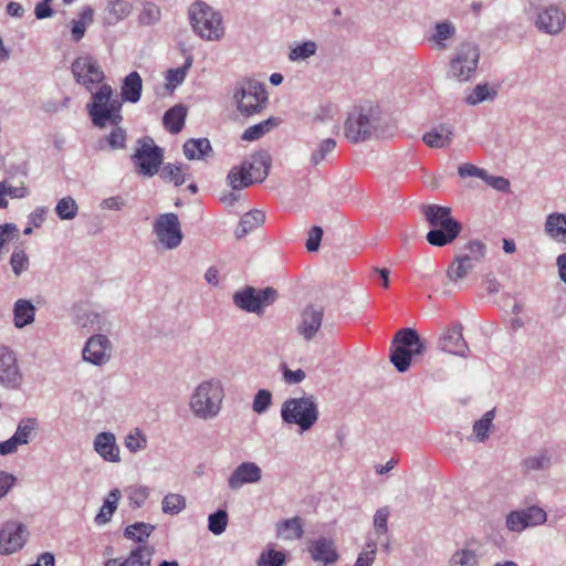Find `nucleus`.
<instances>
[{
	"instance_id": "obj_12",
	"label": "nucleus",
	"mask_w": 566,
	"mask_h": 566,
	"mask_svg": "<svg viewBox=\"0 0 566 566\" xmlns=\"http://www.w3.org/2000/svg\"><path fill=\"white\" fill-rule=\"evenodd\" d=\"M276 297V291L268 287L256 290L247 286L233 294V303L237 307L249 313L261 314Z\"/></svg>"
},
{
	"instance_id": "obj_24",
	"label": "nucleus",
	"mask_w": 566,
	"mask_h": 566,
	"mask_svg": "<svg viewBox=\"0 0 566 566\" xmlns=\"http://www.w3.org/2000/svg\"><path fill=\"white\" fill-rule=\"evenodd\" d=\"M323 310L318 306H307L301 316L297 326L298 334L306 340L312 339L322 326Z\"/></svg>"
},
{
	"instance_id": "obj_11",
	"label": "nucleus",
	"mask_w": 566,
	"mask_h": 566,
	"mask_svg": "<svg viewBox=\"0 0 566 566\" xmlns=\"http://www.w3.org/2000/svg\"><path fill=\"white\" fill-rule=\"evenodd\" d=\"M154 233L157 242L165 250H175L182 242L181 224L177 214L164 213L156 218L154 222Z\"/></svg>"
},
{
	"instance_id": "obj_56",
	"label": "nucleus",
	"mask_w": 566,
	"mask_h": 566,
	"mask_svg": "<svg viewBox=\"0 0 566 566\" xmlns=\"http://www.w3.org/2000/svg\"><path fill=\"white\" fill-rule=\"evenodd\" d=\"M228 526V514L223 510H219L208 517V528L214 535L222 534Z\"/></svg>"
},
{
	"instance_id": "obj_29",
	"label": "nucleus",
	"mask_w": 566,
	"mask_h": 566,
	"mask_svg": "<svg viewBox=\"0 0 566 566\" xmlns=\"http://www.w3.org/2000/svg\"><path fill=\"white\" fill-rule=\"evenodd\" d=\"M122 500V491L117 488L112 489L105 496L98 513L94 517V522L98 526H104L112 521L118 504Z\"/></svg>"
},
{
	"instance_id": "obj_47",
	"label": "nucleus",
	"mask_w": 566,
	"mask_h": 566,
	"mask_svg": "<svg viewBox=\"0 0 566 566\" xmlns=\"http://www.w3.org/2000/svg\"><path fill=\"white\" fill-rule=\"evenodd\" d=\"M276 125V118L270 117L266 120L248 127L242 134V139L248 142L256 140L269 133Z\"/></svg>"
},
{
	"instance_id": "obj_49",
	"label": "nucleus",
	"mask_w": 566,
	"mask_h": 566,
	"mask_svg": "<svg viewBox=\"0 0 566 566\" xmlns=\"http://www.w3.org/2000/svg\"><path fill=\"white\" fill-rule=\"evenodd\" d=\"M150 496V488L147 485H136L127 490V503L133 510L145 505Z\"/></svg>"
},
{
	"instance_id": "obj_26",
	"label": "nucleus",
	"mask_w": 566,
	"mask_h": 566,
	"mask_svg": "<svg viewBox=\"0 0 566 566\" xmlns=\"http://www.w3.org/2000/svg\"><path fill=\"white\" fill-rule=\"evenodd\" d=\"M545 235L556 243L566 244V212H551L544 221Z\"/></svg>"
},
{
	"instance_id": "obj_40",
	"label": "nucleus",
	"mask_w": 566,
	"mask_h": 566,
	"mask_svg": "<svg viewBox=\"0 0 566 566\" xmlns=\"http://www.w3.org/2000/svg\"><path fill=\"white\" fill-rule=\"evenodd\" d=\"M187 507V500L180 493L169 492L161 500V511L166 515H178Z\"/></svg>"
},
{
	"instance_id": "obj_32",
	"label": "nucleus",
	"mask_w": 566,
	"mask_h": 566,
	"mask_svg": "<svg viewBox=\"0 0 566 566\" xmlns=\"http://www.w3.org/2000/svg\"><path fill=\"white\" fill-rule=\"evenodd\" d=\"M453 135V127L451 125L441 124L426 133L423 135V142L429 147L442 148L451 143Z\"/></svg>"
},
{
	"instance_id": "obj_27",
	"label": "nucleus",
	"mask_w": 566,
	"mask_h": 566,
	"mask_svg": "<svg viewBox=\"0 0 566 566\" xmlns=\"http://www.w3.org/2000/svg\"><path fill=\"white\" fill-rule=\"evenodd\" d=\"M457 34V28L451 21H441L434 24L428 42L436 51H443L448 48V42Z\"/></svg>"
},
{
	"instance_id": "obj_61",
	"label": "nucleus",
	"mask_w": 566,
	"mask_h": 566,
	"mask_svg": "<svg viewBox=\"0 0 566 566\" xmlns=\"http://www.w3.org/2000/svg\"><path fill=\"white\" fill-rule=\"evenodd\" d=\"M388 517H389V509L388 507H381L376 511V513L374 515V531L378 537L385 536L387 534Z\"/></svg>"
},
{
	"instance_id": "obj_18",
	"label": "nucleus",
	"mask_w": 566,
	"mask_h": 566,
	"mask_svg": "<svg viewBox=\"0 0 566 566\" xmlns=\"http://www.w3.org/2000/svg\"><path fill=\"white\" fill-rule=\"evenodd\" d=\"M72 73L76 81L92 91V85L99 84L104 80V72L96 60L90 55L78 56L72 64Z\"/></svg>"
},
{
	"instance_id": "obj_39",
	"label": "nucleus",
	"mask_w": 566,
	"mask_h": 566,
	"mask_svg": "<svg viewBox=\"0 0 566 566\" xmlns=\"http://www.w3.org/2000/svg\"><path fill=\"white\" fill-rule=\"evenodd\" d=\"M187 109L182 105H176L166 112L164 116L165 127L172 134L179 133L185 124Z\"/></svg>"
},
{
	"instance_id": "obj_46",
	"label": "nucleus",
	"mask_w": 566,
	"mask_h": 566,
	"mask_svg": "<svg viewBox=\"0 0 566 566\" xmlns=\"http://www.w3.org/2000/svg\"><path fill=\"white\" fill-rule=\"evenodd\" d=\"M496 95L497 91L489 84H478L465 97V102L469 105H476L483 102L493 101Z\"/></svg>"
},
{
	"instance_id": "obj_57",
	"label": "nucleus",
	"mask_w": 566,
	"mask_h": 566,
	"mask_svg": "<svg viewBox=\"0 0 566 566\" xmlns=\"http://www.w3.org/2000/svg\"><path fill=\"white\" fill-rule=\"evenodd\" d=\"M478 557L473 551H457L449 560V566H476Z\"/></svg>"
},
{
	"instance_id": "obj_38",
	"label": "nucleus",
	"mask_w": 566,
	"mask_h": 566,
	"mask_svg": "<svg viewBox=\"0 0 566 566\" xmlns=\"http://www.w3.org/2000/svg\"><path fill=\"white\" fill-rule=\"evenodd\" d=\"M276 535L286 541L298 539L303 536V525L300 517L284 520L276 525Z\"/></svg>"
},
{
	"instance_id": "obj_23",
	"label": "nucleus",
	"mask_w": 566,
	"mask_h": 566,
	"mask_svg": "<svg viewBox=\"0 0 566 566\" xmlns=\"http://www.w3.org/2000/svg\"><path fill=\"white\" fill-rule=\"evenodd\" d=\"M462 230V226L455 219L444 222L443 226L431 228L427 233L428 243L433 247H444L453 242Z\"/></svg>"
},
{
	"instance_id": "obj_63",
	"label": "nucleus",
	"mask_w": 566,
	"mask_h": 566,
	"mask_svg": "<svg viewBox=\"0 0 566 566\" xmlns=\"http://www.w3.org/2000/svg\"><path fill=\"white\" fill-rule=\"evenodd\" d=\"M17 476L8 471H0V500L6 497L8 493L17 484Z\"/></svg>"
},
{
	"instance_id": "obj_3",
	"label": "nucleus",
	"mask_w": 566,
	"mask_h": 566,
	"mask_svg": "<svg viewBox=\"0 0 566 566\" xmlns=\"http://www.w3.org/2000/svg\"><path fill=\"white\" fill-rule=\"evenodd\" d=\"M231 103L242 117L260 114L268 103V92L263 83L254 78H243L235 83Z\"/></svg>"
},
{
	"instance_id": "obj_41",
	"label": "nucleus",
	"mask_w": 566,
	"mask_h": 566,
	"mask_svg": "<svg viewBox=\"0 0 566 566\" xmlns=\"http://www.w3.org/2000/svg\"><path fill=\"white\" fill-rule=\"evenodd\" d=\"M209 151L211 145L207 138L190 139L184 145V154L189 160L201 159Z\"/></svg>"
},
{
	"instance_id": "obj_8",
	"label": "nucleus",
	"mask_w": 566,
	"mask_h": 566,
	"mask_svg": "<svg viewBox=\"0 0 566 566\" xmlns=\"http://www.w3.org/2000/svg\"><path fill=\"white\" fill-rule=\"evenodd\" d=\"M394 344L396 348L390 355V361L400 373L408 370L412 356H420L426 349L424 342L413 328L398 331Z\"/></svg>"
},
{
	"instance_id": "obj_58",
	"label": "nucleus",
	"mask_w": 566,
	"mask_h": 566,
	"mask_svg": "<svg viewBox=\"0 0 566 566\" xmlns=\"http://www.w3.org/2000/svg\"><path fill=\"white\" fill-rule=\"evenodd\" d=\"M10 265L15 276L21 275L29 268V258L21 249H15L10 258Z\"/></svg>"
},
{
	"instance_id": "obj_51",
	"label": "nucleus",
	"mask_w": 566,
	"mask_h": 566,
	"mask_svg": "<svg viewBox=\"0 0 566 566\" xmlns=\"http://www.w3.org/2000/svg\"><path fill=\"white\" fill-rule=\"evenodd\" d=\"M77 211L78 206L70 196L60 199L55 207V212L61 220H73L77 216Z\"/></svg>"
},
{
	"instance_id": "obj_30",
	"label": "nucleus",
	"mask_w": 566,
	"mask_h": 566,
	"mask_svg": "<svg viewBox=\"0 0 566 566\" xmlns=\"http://www.w3.org/2000/svg\"><path fill=\"white\" fill-rule=\"evenodd\" d=\"M39 429L40 423L35 417H24L19 420L12 437L20 446H27L36 438Z\"/></svg>"
},
{
	"instance_id": "obj_34",
	"label": "nucleus",
	"mask_w": 566,
	"mask_h": 566,
	"mask_svg": "<svg viewBox=\"0 0 566 566\" xmlns=\"http://www.w3.org/2000/svg\"><path fill=\"white\" fill-rule=\"evenodd\" d=\"M494 411L485 412L481 419L476 420L472 427V433L467 439L474 443H483L490 437L493 427Z\"/></svg>"
},
{
	"instance_id": "obj_5",
	"label": "nucleus",
	"mask_w": 566,
	"mask_h": 566,
	"mask_svg": "<svg viewBox=\"0 0 566 566\" xmlns=\"http://www.w3.org/2000/svg\"><path fill=\"white\" fill-rule=\"evenodd\" d=\"M86 107L92 123L99 128L117 126L123 119L120 114L122 102L114 95L113 88L107 84H102L93 93L92 101Z\"/></svg>"
},
{
	"instance_id": "obj_62",
	"label": "nucleus",
	"mask_w": 566,
	"mask_h": 566,
	"mask_svg": "<svg viewBox=\"0 0 566 566\" xmlns=\"http://www.w3.org/2000/svg\"><path fill=\"white\" fill-rule=\"evenodd\" d=\"M377 543L369 541L364 551L358 555L354 566H371L375 560Z\"/></svg>"
},
{
	"instance_id": "obj_43",
	"label": "nucleus",
	"mask_w": 566,
	"mask_h": 566,
	"mask_svg": "<svg viewBox=\"0 0 566 566\" xmlns=\"http://www.w3.org/2000/svg\"><path fill=\"white\" fill-rule=\"evenodd\" d=\"M426 220L431 228L443 226L444 222L454 220L451 209L440 206H428L424 208Z\"/></svg>"
},
{
	"instance_id": "obj_36",
	"label": "nucleus",
	"mask_w": 566,
	"mask_h": 566,
	"mask_svg": "<svg viewBox=\"0 0 566 566\" xmlns=\"http://www.w3.org/2000/svg\"><path fill=\"white\" fill-rule=\"evenodd\" d=\"M143 81L137 72L129 73L123 81L122 97L124 101L136 103L140 98Z\"/></svg>"
},
{
	"instance_id": "obj_14",
	"label": "nucleus",
	"mask_w": 566,
	"mask_h": 566,
	"mask_svg": "<svg viewBox=\"0 0 566 566\" xmlns=\"http://www.w3.org/2000/svg\"><path fill=\"white\" fill-rule=\"evenodd\" d=\"M82 360L94 367L107 365L113 357V344L104 334H93L84 343L81 352Z\"/></svg>"
},
{
	"instance_id": "obj_20",
	"label": "nucleus",
	"mask_w": 566,
	"mask_h": 566,
	"mask_svg": "<svg viewBox=\"0 0 566 566\" xmlns=\"http://www.w3.org/2000/svg\"><path fill=\"white\" fill-rule=\"evenodd\" d=\"M463 326L461 324H453L451 327L446 328L439 337V349L465 357L469 352V346L462 335Z\"/></svg>"
},
{
	"instance_id": "obj_1",
	"label": "nucleus",
	"mask_w": 566,
	"mask_h": 566,
	"mask_svg": "<svg viewBox=\"0 0 566 566\" xmlns=\"http://www.w3.org/2000/svg\"><path fill=\"white\" fill-rule=\"evenodd\" d=\"M226 398V382L221 378L217 376L203 378L189 392L187 400L189 413L199 421H212L221 415Z\"/></svg>"
},
{
	"instance_id": "obj_55",
	"label": "nucleus",
	"mask_w": 566,
	"mask_h": 566,
	"mask_svg": "<svg viewBox=\"0 0 566 566\" xmlns=\"http://www.w3.org/2000/svg\"><path fill=\"white\" fill-rule=\"evenodd\" d=\"M161 17L158 6L151 2H145L139 13V23L143 25H154Z\"/></svg>"
},
{
	"instance_id": "obj_13",
	"label": "nucleus",
	"mask_w": 566,
	"mask_h": 566,
	"mask_svg": "<svg viewBox=\"0 0 566 566\" xmlns=\"http://www.w3.org/2000/svg\"><path fill=\"white\" fill-rule=\"evenodd\" d=\"M137 144L138 146L133 156L135 167L138 174L151 177L158 172L163 163V150L150 138L138 140Z\"/></svg>"
},
{
	"instance_id": "obj_2",
	"label": "nucleus",
	"mask_w": 566,
	"mask_h": 566,
	"mask_svg": "<svg viewBox=\"0 0 566 566\" xmlns=\"http://www.w3.org/2000/svg\"><path fill=\"white\" fill-rule=\"evenodd\" d=\"M344 137L358 144L379 137L384 133L381 109L371 102L354 106L344 122Z\"/></svg>"
},
{
	"instance_id": "obj_17",
	"label": "nucleus",
	"mask_w": 566,
	"mask_h": 566,
	"mask_svg": "<svg viewBox=\"0 0 566 566\" xmlns=\"http://www.w3.org/2000/svg\"><path fill=\"white\" fill-rule=\"evenodd\" d=\"M546 521V512L537 505H532L509 513L506 516V527L512 532L521 533L527 527L543 525Z\"/></svg>"
},
{
	"instance_id": "obj_59",
	"label": "nucleus",
	"mask_w": 566,
	"mask_h": 566,
	"mask_svg": "<svg viewBox=\"0 0 566 566\" xmlns=\"http://www.w3.org/2000/svg\"><path fill=\"white\" fill-rule=\"evenodd\" d=\"M284 563L285 554L275 549L263 552L258 560L259 566H283Z\"/></svg>"
},
{
	"instance_id": "obj_60",
	"label": "nucleus",
	"mask_w": 566,
	"mask_h": 566,
	"mask_svg": "<svg viewBox=\"0 0 566 566\" xmlns=\"http://www.w3.org/2000/svg\"><path fill=\"white\" fill-rule=\"evenodd\" d=\"M551 464V459L546 454H538L526 458L522 465L526 472L546 470Z\"/></svg>"
},
{
	"instance_id": "obj_6",
	"label": "nucleus",
	"mask_w": 566,
	"mask_h": 566,
	"mask_svg": "<svg viewBox=\"0 0 566 566\" xmlns=\"http://www.w3.org/2000/svg\"><path fill=\"white\" fill-rule=\"evenodd\" d=\"M270 167V157L266 153H255L247 157L239 166L232 167L227 180L233 190H241L254 182H262Z\"/></svg>"
},
{
	"instance_id": "obj_42",
	"label": "nucleus",
	"mask_w": 566,
	"mask_h": 566,
	"mask_svg": "<svg viewBox=\"0 0 566 566\" xmlns=\"http://www.w3.org/2000/svg\"><path fill=\"white\" fill-rule=\"evenodd\" d=\"M486 252L488 248L482 241L470 240L465 243L463 253L458 255L469 259L470 263L475 266V264L481 263L484 260Z\"/></svg>"
},
{
	"instance_id": "obj_4",
	"label": "nucleus",
	"mask_w": 566,
	"mask_h": 566,
	"mask_svg": "<svg viewBox=\"0 0 566 566\" xmlns=\"http://www.w3.org/2000/svg\"><path fill=\"white\" fill-rule=\"evenodd\" d=\"M280 413L285 424L296 426L298 433L307 432L319 418L317 399L313 395L287 398Z\"/></svg>"
},
{
	"instance_id": "obj_21",
	"label": "nucleus",
	"mask_w": 566,
	"mask_h": 566,
	"mask_svg": "<svg viewBox=\"0 0 566 566\" xmlns=\"http://www.w3.org/2000/svg\"><path fill=\"white\" fill-rule=\"evenodd\" d=\"M307 551L312 559L323 566L335 564L339 557L335 541L326 536L313 539L310 543Z\"/></svg>"
},
{
	"instance_id": "obj_48",
	"label": "nucleus",
	"mask_w": 566,
	"mask_h": 566,
	"mask_svg": "<svg viewBox=\"0 0 566 566\" xmlns=\"http://www.w3.org/2000/svg\"><path fill=\"white\" fill-rule=\"evenodd\" d=\"M124 446L132 453L144 451L147 448V437L139 428H135L125 436Z\"/></svg>"
},
{
	"instance_id": "obj_33",
	"label": "nucleus",
	"mask_w": 566,
	"mask_h": 566,
	"mask_svg": "<svg viewBox=\"0 0 566 566\" xmlns=\"http://www.w3.org/2000/svg\"><path fill=\"white\" fill-rule=\"evenodd\" d=\"M35 319V306L24 298L15 301L13 305V324L17 328H23Z\"/></svg>"
},
{
	"instance_id": "obj_64",
	"label": "nucleus",
	"mask_w": 566,
	"mask_h": 566,
	"mask_svg": "<svg viewBox=\"0 0 566 566\" xmlns=\"http://www.w3.org/2000/svg\"><path fill=\"white\" fill-rule=\"evenodd\" d=\"M126 133L120 127L115 126L109 136L106 139L107 145L111 149H122L125 147Z\"/></svg>"
},
{
	"instance_id": "obj_7",
	"label": "nucleus",
	"mask_w": 566,
	"mask_h": 566,
	"mask_svg": "<svg viewBox=\"0 0 566 566\" xmlns=\"http://www.w3.org/2000/svg\"><path fill=\"white\" fill-rule=\"evenodd\" d=\"M193 31L207 41H219L224 35L222 15L209 4L198 1L189 9Z\"/></svg>"
},
{
	"instance_id": "obj_10",
	"label": "nucleus",
	"mask_w": 566,
	"mask_h": 566,
	"mask_svg": "<svg viewBox=\"0 0 566 566\" xmlns=\"http://www.w3.org/2000/svg\"><path fill=\"white\" fill-rule=\"evenodd\" d=\"M533 23L541 33L557 35L565 28L566 12L556 3L538 6L534 9Z\"/></svg>"
},
{
	"instance_id": "obj_9",
	"label": "nucleus",
	"mask_w": 566,
	"mask_h": 566,
	"mask_svg": "<svg viewBox=\"0 0 566 566\" xmlns=\"http://www.w3.org/2000/svg\"><path fill=\"white\" fill-rule=\"evenodd\" d=\"M480 61V49L472 42L457 46L449 62L448 76L458 83L469 82L475 74Z\"/></svg>"
},
{
	"instance_id": "obj_35",
	"label": "nucleus",
	"mask_w": 566,
	"mask_h": 566,
	"mask_svg": "<svg viewBox=\"0 0 566 566\" xmlns=\"http://www.w3.org/2000/svg\"><path fill=\"white\" fill-rule=\"evenodd\" d=\"M317 43L313 40L294 42L289 50L287 59L293 63H303L317 52Z\"/></svg>"
},
{
	"instance_id": "obj_44",
	"label": "nucleus",
	"mask_w": 566,
	"mask_h": 566,
	"mask_svg": "<svg viewBox=\"0 0 566 566\" xmlns=\"http://www.w3.org/2000/svg\"><path fill=\"white\" fill-rule=\"evenodd\" d=\"M336 148V140L333 138H326L321 140L316 148L312 151L310 163L313 166H318L324 161H327L333 155Z\"/></svg>"
},
{
	"instance_id": "obj_31",
	"label": "nucleus",
	"mask_w": 566,
	"mask_h": 566,
	"mask_svg": "<svg viewBox=\"0 0 566 566\" xmlns=\"http://www.w3.org/2000/svg\"><path fill=\"white\" fill-rule=\"evenodd\" d=\"M133 9V3L128 0H106V22L114 25L128 18Z\"/></svg>"
},
{
	"instance_id": "obj_16",
	"label": "nucleus",
	"mask_w": 566,
	"mask_h": 566,
	"mask_svg": "<svg viewBox=\"0 0 566 566\" xmlns=\"http://www.w3.org/2000/svg\"><path fill=\"white\" fill-rule=\"evenodd\" d=\"M29 537L27 526L17 521H8L0 527V555H12L23 548Z\"/></svg>"
},
{
	"instance_id": "obj_19",
	"label": "nucleus",
	"mask_w": 566,
	"mask_h": 566,
	"mask_svg": "<svg viewBox=\"0 0 566 566\" xmlns=\"http://www.w3.org/2000/svg\"><path fill=\"white\" fill-rule=\"evenodd\" d=\"M262 469L253 461H244L238 464L228 478V486L238 491L247 484H258L262 480Z\"/></svg>"
},
{
	"instance_id": "obj_54",
	"label": "nucleus",
	"mask_w": 566,
	"mask_h": 566,
	"mask_svg": "<svg viewBox=\"0 0 566 566\" xmlns=\"http://www.w3.org/2000/svg\"><path fill=\"white\" fill-rule=\"evenodd\" d=\"M191 65H192V57L188 56L182 66L169 70L167 72V76H166L167 86L175 88L178 85H180L185 81L187 72L191 67Z\"/></svg>"
},
{
	"instance_id": "obj_15",
	"label": "nucleus",
	"mask_w": 566,
	"mask_h": 566,
	"mask_svg": "<svg viewBox=\"0 0 566 566\" xmlns=\"http://www.w3.org/2000/svg\"><path fill=\"white\" fill-rule=\"evenodd\" d=\"M24 380L23 373L18 364L17 354L7 346H0V386L15 390Z\"/></svg>"
},
{
	"instance_id": "obj_52",
	"label": "nucleus",
	"mask_w": 566,
	"mask_h": 566,
	"mask_svg": "<svg viewBox=\"0 0 566 566\" xmlns=\"http://www.w3.org/2000/svg\"><path fill=\"white\" fill-rule=\"evenodd\" d=\"M73 322L81 329H90L99 322V314L91 310L80 308L74 313Z\"/></svg>"
},
{
	"instance_id": "obj_50",
	"label": "nucleus",
	"mask_w": 566,
	"mask_h": 566,
	"mask_svg": "<svg viewBox=\"0 0 566 566\" xmlns=\"http://www.w3.org/2000/svg\"><path fill=\"white\" fill-rule=\"evenodd\" d=\"M160 177L166 181L174 182L175 186H181L187 181L188 174L182 165L167 164L163 167Z\"/></svg>"
},
{
	"instance_id": "obj_53",
	"label": "nucleus",
	"mask_w": 566,
	"mask_h": 566,
	"mask_svg": "<svg viewBox=\"0 0 566 566\" xmlns=\"http://www.w3.org/2000/svg\"><path fill=\"white\" fill-rule=\"evenodd\" d=\"M273 403L272 392L268 389H259L252 400V410L256 415L265 413Z\"/></svg>"
},
{
	"instance_id": "obj_25",
	"label": "nucleus",
	"mask_w": 566,
	"mask_h": 566,
	"mask_svg": "<svg viewBox=\"0 0 566 566\" xmlns=\"http://www.w3.org/2000/svg\"><path fill=\"white\" fill-rule=\"evenodd\" d=\"M154 548L147 545L138 546L127 556L109 558L104 566H150Z\"/></svg>"
},
{
	"instance_id": "obj_28",
	"label": "nucleus",
	"mask_w": 566,
	"mask_h": 566,
	"mask_svg": "<svg viewBox=\"0 0 566 566\" xmlns=\"http://www.w3.org/2000/svg\"><path fill=\"white\" fill-rule=\"evenodd\" d=\"M474 265L469 259L455 255L447 269V279L454 287H462L464 280L473 271Z\"/></svg>"
},
{
	"instance_id": "obj_22",
	"label": "nucleus",
	"mask_w": 566,
	"mask_h": 566,
	"mask_svg": "<svg viewBox=\"0 0 566 566\" xmlns=\"http://www.w3.org/2000/svg\"><path fill=\"white\" fill-rule=\"evenodd\" d=\"M93 450L105 462L119 463L122 460L120 449L117 444L116 437L111 431H103L94 437Z\"/></svg>"
},
{
	"instance_id": "obj_45",
	"label": "nucleus",
	"mask_w": 566,
	"mask_h": 566,
	"mask_svg": "<svg viewBox=\"0 0 566 566\" xmlns=\"http://www.w3.org/2000/svg\"><path fill=\"white\" fill-rule=\"evenodd\" d=\"M155 525L137 522L128 525L124 531V536L137 543H145L150 534L154 532Z\"/></svg>"
},
{
	"instance_id": "obj_37",
	"label": "nucleus",
	"mask_w": 566,
	"mask_h": 566,
	"mask_svg": "<svg viewBox=\"0 0 566 566\" xmlns=\"http://www.w3.org/2000/svg\"><path fill=\"white\" fill-rule=\"evenodd\" d=\"M265 220V214L260 210H252L242 216L239 226L235 230V237L238 239L243 238L249 232L255 230Z\"/></svg>"
}]
</instances>
